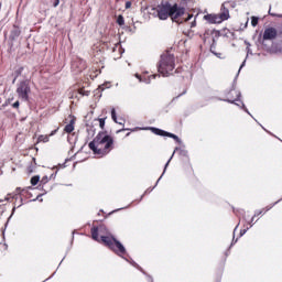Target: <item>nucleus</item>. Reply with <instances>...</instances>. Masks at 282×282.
Masks as SVG:
<instances>
[{"label": "nucleus", "instance_id": "6e6552de", "mask_svg": "<svg viewBox=\"0 0 282 282\" xmlns=\"http://www.w3.org/2000/svg\"><path fill=\"white\" fill-rule=\"evenodd\" d=\"M239 98H241V93L235 88H231L226 94L225 102H230L231 105H235V102H238Z\"/></svg>", "mask_w": 282, "mask_h": 282}, {"label": "nucleus", "instance_id": "9d476101", "mask_svg": "<svg viewBox=\"0 0 282 282\" xmlns=\"http://www.w3.org/2000/svg\"><path fill=\"white\" fill-rule=\"evenodd\" d=\"M152 133H155V135L172 138L173 140H180V137H177L176 134L171 133V132H166V131H164L160 128H152Z\"/></svg>", "mask_w": 282, "mask_h": 282}, {"label": "nucleus", "instance_id": "f3484780", "mask_svg": "<svg viewBox=\"0 0 282 282\" xmlns=\"http://www.w3.org/2000/svg\"><path fill=\"white\" fill-rule=\"evenodd\" d=\"M111 118H112L113 122H117L118 124H122L121 121H118V117L116 116V108L111 109Z\"/></svg>", "mask_w": 282, "mask_h": 282}, {"label": "nucleus", "instance_id": "bb28decb", "mask_svg": "<svg viewBox=\"0 0 282 282\" xmlns=\"http://www.w3.org/2000/svg\"><path fill=\"white\" fill-rule=\"evenodd\" d=\"M3 202H10V197H4V199H0V204H3Z\"/></svg>", "mask_w": 282, "mask_h": 282}, {"label": "nucleus", "instance_id": "423d86ee", "mask_svg": "<svg viewBox=\"0 0 282 282\" xmlns=\"http://www.w3.org/2000/svg\"><path fill=\"white\" fill-rule=\"evenodd\" d=\"M208 36H212L213 44L210 46V52H213V47H215L216 39H219V36H235V33L231 32L229 29H223L221 32L218 30H206L203 34V41L207 42Z\"/></svg>", "mask_w": 282, "mask_h": 282}, {"label": "nucleus", "instance_id": "f257e3e1", "mask_svg": "<svg viewBox=\"0 0 282 282\" xmlns=\"http://www.w3.org/2000/svg\"><path fill=\"white\" fill-rule=\"evenodd\" d=\"M155 10L160 21H166L170 18L174 23L182 25V23H188L193 19L192 13H186V8L177 3L171 4L169 1L162 2ZM184 14H186L185 18H183Z\"/></svg>", "mask_w": 282, "mask_h": 282}, {"label": "nucleus", "instance_id": "412c9836", "mask_svg": "<svg viewBox=\"0 0 282 282\" xmlns=\"http://www.w3.org/2000/svg\"><path fill=\"white\" fill-rule=\"evenodd\" d=\"M97 120H98V122H99L100 129L104 131V130H105V118H99V119H97Z\"/></svg>", "mask_w": 282, "mask_h": 282}, {"label": "nucleus", "instance_id": "2f4dec72", "mask_svg": "<svg viewBox=\"0 0 282 282\" xmlns=\"http://www.w3.org/2000/svg\"><path fill=\"white\" fill-rule=\"evenodd\" d=\"M156 76L160 78V75H152V78H155Z\"/></svg>", "mask_w": 282, "mask_h": 282}, {"label": "nucleus", "instance_id": "1a4fd4ad", "mask_svg": "<svg viewBox=\"0 0 282 282\" xmlns=\"http://www.w3.org/2000/svg\"><path fill=\"white\" fill-rule=\"evenodd\" d=\"M279 32L272 28V26H269L267 29H264V32H263V41H274V39H276Z\"/></svg>", "mask_w": 282, "mask_h": 282}, {"label": "nucleus", "instance_id": "4468645a", "mask_svg": "<svg viewBox=\"0 0 282 282\" xmlns=\"http://www.w3.org/2000/svg\"><path fill=\"white\" fill-rule=\"evenodd\" d=\"M13 199H20V204L17 205V203H14L12 215H14V210H17V208H21V206H23V198L20 195H14Z\"/></svg>", "mask_w": 282, "mask_h": 282}, {"label": "nucleus", "instance_id": "473e14b6", "mask_svg": "<svg viewBox=\"0 0 282 282\" xmlns=\"http://www.w3.org/2000/svg\"><path fill=\"white\" fill-rule=\"evenodd\" d=\"M249 228H252V224L251 223H249Z\"/></svg>", "mask_w": 282, "mask_h": 282}, {"label": "nucleus", "instance_id": "7c9ffc66", "mask_svg": "<svg viewBox=\"0 0 282 282\" xmlns=\"http://www.w3.org/2000/svg\"><path fill=\"white\" fill-rule=\"evenodd\" d=\"M122 131H127V129H120L117 131V133H122Z\"/></svg>", "mask_w": 282, "mask_h": 282}, {"label": "nucleus", "instance_id": "6ab92c4d", "mask_svg": "<svg viewBox=\"0 0 282 282\" xmlns=\"http://www.w3.org/2000/svg\"><path fill=\"white\" fill-rule=\"evenodd\" d=\"M251 25L252 28H257V25H259V18L251 17Z\"/></svg>", "mask_w": 282, "mask_h": 282}, {"label": "nucleus", "instance_id": "c9c22d12", "mask_svg": "<svg viewBox=\"0 0 282 282\" xmlns=\"http://www.w3.org/2000/svg\"><path fill=\"white\" fill-rule=\"evenodd\" d=\"M165 166H169V161H167V163L165 164Z\"/></svg>", "mask_w": 282, "mask_h": 282}, {"label": "nucleus", "instance_id": "2eb2a0df", "mask_svg": "<svg viewBox=\"0 0 282 282\" xmlns=\"http://www.w3.org/2000/svg\"><path fill=\"white\" fill-rule=\"evenodd\" d=\"M19 36H21V30L14 26V29L11 31L10 39L14 41V39H19Z\"/></svg>", "mask_w": 282, "mask_h": 282}, {"label": "nucleus", "instance_id": "f704fd0d", "mask_svg": "<svg viewBox=\"0 0 282 282\" xmlns=\"http://www.w3.org/2000/svg\"><path fill=\"white\" fill-rule=\"evenodd\" d=\"M79 94H83V89L79 90Z\"/></svg>", "mask_w": 282, "mask_h": 282}, {"label": "nucleus", "instance_id": "72a5a7b5", "mask_svg": "<svg viewBox=\"0 0 282 282\" xmlns=\"http://www.w3.org/2000/svg\"><path fill=\"white\" fill-rule=\"evenodd\" d=\"M126 135L129 137V135H131V133L128 132Z\"/></svg>", "mask_w": 282, "mask_h": 282}, {"label": "nucleus", "instance_id": "7ed1b4c3", "mask_svg": "<svg viewBox=\"0 0 282 282\" xmlns=\"http://www.w3.org/2000/svg\"><path fill=\"white\" fill-rule=\"evenodd\" d=\"M88 149L93 151L94 155L105 158V155H109L116 149V140L109 132L102 130L88 143Z\"/></svg>", "mask_w": 282, "mask_h": 282}, {"label": "nucleus", "instance_id": "aec40b11", "mask_svg": "<svg viewBox=\"0 0 282 282\" xmlns=\"http://www.w3.org/2000/svg\"><path fill=\"white\" fill-rule=\"evenodd\" d=\"M117 23H118V25H120V26L124 25V17L118 15V18H117Z\"/></svg>", "mask_w": 282, "mask_h": 282}, {"label": "nucleus", "instance_id": "393cba45", "mask_svg": "<svg viewBox=\"0 0 282 282\" xmlns=\"http://www.w3.org/2000/svg\"><path fill=\"white\" fill-rule=\"evenodd\" d=\"M13 109H19V107H21V102H19V100H17L14 104H12Z\"/></svg>", "mask_w": 282, "mask_h": 282}, {"label": "nucleus", "instance_id": "f8f14e48", "mask_svg": "<svg viewBox=\"0 0 282 282\" xmlns=\"http://www.w3.org/2000/svg\"><path fill=\"white\" fill-rule=\"evenodd\" d=\"M274 206H276V203H274L273 205H268L267 207L262 208L261 210L256 212V214L251 218V223L254 221V217H259L260 215H265V213H268L269 210H272V208H274Z\"/></svg>", "mask_w": 282, "mask_h": 282}, {"label": "nucleus", "instance_id": "9b49d317", "mask_svg": "<svg viewBox=\"0 0 282 282\" xmlns=\"http://www.w3.org/2000/svg\"><path fill=\"white\" fill-rule=\"evenodd\" d=\"M56 133H58V128L53 130L50 134H41L37 137V142H43V143H47L50 142V138H52V135H56Z\"/></svg>", "mask_w": 282, "mask_h": 282}, {"label": "nucleus", "instance_id": "a878e982", "mask_svg": "<svg viewBox=\"0 0 282 282\" xmlns=\"http://www.w3.org/2000/svg\"><path fill=\"white\" fill-rule=\"evenodd\" d=\"M61 3V0H55V2H54V8H58V4Z\"/></svg>", "mask_w": 282, "mask_h": 282}, {"label": "nucleus", "instance_id": "dca6fc26", "mask_svg": "<svg viewBox=\"0 0 282 282\" xmlns=\"http://www.w3.org/2000/svg\"><path fill=\"white\" fill-rule=\"evenodd\" d=\"M39 182H41V176L40 175H35V176L31 177L32 186H36V184H39Z\"/></svg>", "mask_w": 282, "mask_h": 282}, {"label": "nucleus", "instance_id": "f03ea898", "mask_svg": "<svg viewBox=\"0 0 282 282\" xmlns=\"http://www.w3.org/2000/svg\"><path fill=\"white\" fill-rule=\"evenodd\" d=\"M91 239L98 243H102L106 248H109L118 257H124L127 249L124 246L107 231V228L102 225L93 227L90 229Z\"/></svg>", "mask_w": 282, "mask_h": 282}, {"label": "nucleus", "instance_id": "a211bd4d", "mask_svg": "<svg viewBox=\"0 0 282 282\" xmlns=\"http://www.w3.org/2000/svg\"><path fill=\"white\" fill-rule=\"evenodd\" d=\"M14 74H15V77L13 79V83H14V80H17L19 78V76H21L23 74V66L15 69Z\"/></svg>", "mask_w": 282, "mask_h": 282}, {"label": "nucleus", "instance_id": "c756f323", "mask_svg": "<svg viewBox=\"0 0 282 282\" xmlns=\"http://www.w3.org/2000/svg\"><path fill=\"white\" fill-rule=\"evenodd\" d=\"M126 8L127 9L131 8V2H126Z\"/></svg>", "mask_w": 282, "mask_h": 282}, {"label": "nucleus", "instance_id": "20e7f679", "mask_svg": "<svg viewBox=\"0 0 282 282\" xmlns=\"http://www.w3.org/2000/svg\"><path fill=\"white\" fill-rule=\"evenodd\" d=\"M173 69H175V55L169 52L163 53L158 66L159 73L167 77L173 74Z\"/></svg>", "mask_w": 282, "mask_h": 282}, {"label": "nucleus", "instance_id": "c85d7f7f", "mask_svg": "<svg viewBox=\"0 0 282 282\" xmlns=\"http://www.w3.org/2000/svg\"><path fill=\"white\" fill-rule=\"evenodd\" d=\"M187 169H188V171H189L191 173H193V174H194L193 165H189Z\"/></svg>", "mask_w": 282, "mask_h": 282}, {"label": "nucleus", "instance_id": "39448f33", "mask_svg": "<svg viewBox=\"0 0 282 282\" xmlns=\"http://www.w3.org/2000/svg\"><path fill=\"white\" fill-rule=\"evenodd\" d=\"M231 3L230 1H226L220 7V13H208L204 15V20L207 21V23H224V21H228L230 19V8Z\"/></svg>", "mask_w": 282, "mask_h": 282}, {"label": "nucleus", "instance_id": "cd10ccee", "mask_svg": "<svg viewBox=\"0 0 282 282\" xmlns=\"http://www.w3.org/2000/svg\"><path fill=\"white\" fill-rule=\"evenodd\" d=\"M213 54H215V56H217L218 58H221V53H215V52H213Z\"/></svg>", "mask_w": 282, "mask_h": 282}, {"label": "nucleus", "instance_id": "ddd939ff", "mask_svg": "<svg viewBox=\"0 0 282 282\" xmlns=\"http://www.w3.org/2000/svg\"><path fill=\"white\" fill-rule=\"evenodd\" d=\"M75 124H76V118L72 117L69 123H67L64 128V132L65 133H72L75 129Z\"/></svg>", "mask_w": 282, "mask_h": 282}, {"label": "nucleus", "instance_id": "4be33fe9", "mask_svg": "<svg viewBox=\"0 0 282 282\" xmlns=\"http://www.w3.org/2000/svg\"><path fill=\"white\" fill-rule=\"evenodd\" d=\"M50 182V178L47 176H44L41 181L40 184L43 186Z\"/></svg>", "mask_w": 282, "mask_h": 282}, {"label": "nucleus", "instance_id": "0eeeda50", "mask_svg": "<svg viewBox=\"0 0 282 282\" xmlns=\"http://www.w3.org/2000/svg\"><path fill=\"white\" fill-rule=\"evenodd\" d=\"M18 98L28 102L30 100V94H32V88L30 87V79H23L18 84L17 87Z\"/></svg>", "mask_w": 282, "mask_h": 282}, {"label": "nucleus", "instance_id": "5701e85b", "mask_svg": "<svg viewBox=\"0 0 282 282\" xmlns=\"http://www.w3.org/2000/svg\"><path fill=\"white\" fill-rule=\"evenodd\" d=\"M191 28H197V17L191 22Z\"/></svg>", "mask_w": 282, "mask_h": 282}, {"label": "nucleus", "instance_id": "b1692460", "mask_svg": "<svg viewBox=\"0 0 282 282\" xmlns=\"http://www.w3.org/2000/svg\"><path fill=\"white\" fill-rule=\"evenodd\" d=\"M249 229H250V227L241 229L240 230V237H243V235H246V232H248Z\"/></svg>", "mask_w": 282, "mask_h": 282}]
</instances>
